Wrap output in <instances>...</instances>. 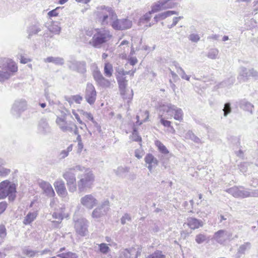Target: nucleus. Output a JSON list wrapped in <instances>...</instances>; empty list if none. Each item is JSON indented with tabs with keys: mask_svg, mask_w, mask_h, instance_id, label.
Here are the masks:
<instances>
[{
	"mask_svg": "<svg viewBox=\"0 0 258 258\" xmlns=\"http://www.w3.org/2000/svg\"><path fill=\"white\" fill-rule=\"evenodd\" d=\"M56 256L60 258H78V255L76 253L71 251H68L66 252H62L58 254Z\"/></svg>",
	"mask_w": 258,
	"mask_h": 258,
	"instance_id": "39",
	"label": "nucleus"
},
{
	"mask_svg": "<svg viewBox=\"0 0 258 258\" xmlns=\"http://www.w3.org/2000/svg\"><path fill=\"white\" fill-rule=\"evenodd\" d=\"M224 112V116H227V115L231 112V104L229 102H227L224 104V107L223 109Z\"/></svg>",
	"mask_w": 258,
	"mask_h": 258,
	"instance_id": "51",
	"label": "nucleus"
},
{
	"mask_svg": "<svg viewBox=\"0 0 258 258\" xmlns=\"http://www.w3.org/2000/svg\"><path fill=\"white\" fill-rule=\"evenodd\" d=\"M248 163L246 162L241 163L238 166L240 171L242 173H245L247 170Z\"/></svg>",
	"mask_w": 258,
	"mask_h": 258,
	"instance_id": "60",
	"label": "nucleus"
},
{
	"mask_svg": "<svg viewBox=\"0 0 258 258\" xmlns=\"http://www.w3.org/2000/svg\"><path fill=\"white\" fill-rule=\"evenodd\" d=\"M116 79L118 84L119 90L120 95L123 99H132L133 97V91L131 90V94L128 97L126 95V88L127 86V80L125 77L123 76H120L119 75H116Z\"/></svg>",
	"mask_w": 258,
	"mask_h": 258,
	"instance_id": "15",
	"label": "nucleus"
},
{
	"mask_svg": "<svg viewBox=\"0 0 258 258\" xmlns=\"http://www.w3.org/2000/svg\"><path fill=\"white\" fill-rule=\"evenodd\" d=\"M99 249L101 253L107 254L110 251V248L106 243H102L99 244Z\"/></svg>",
	"mask_w": 258,
	"mask_h": 258,
	"instance_id": "47",
	"label": "nucleus"
},
{
	"mask_svg": "<svg viewBox=\"0 0 258 258\" xmlns=\"http://www.w3.org/2000/svg\"><path fill=\"white\" fill-rule=\"evenodd\" d=\"M51 131V127L48 122V120L46 118H41L38 122V133L43 136H46L50 134Z\"/></svg>",
	"mask_w": 258,
	"mask_h": 258,
	"instance_id": "16",
	"label": "nucleus"
},
{
	"mask_svg": "<svg viewBox=\"0 0 258 258\" xmlns=\"http://www.w3.org/2000/svg\"><path fill=\"white\" fill-rule=\"evenodd\" d=\"M145 162L148 164H153V165H158V161L154 156L150 153L147 154L145 158Z\"/></svg>",
	"mask_w": 258,
	"mask_h": 258,
	"instance_id": "34",
	"label": "nucleus"
},
{
	"mask_svg": "<svg viewBox=\"0 0 258 258\" xmlns=\"http://www.w3.org/2000/svg\"><path fill=\"white\" fill-rule=\"evenodd\" d=\"M133 141L135 142H141L142 138L139 135L138 131L136 128H134L133 133Z\"/></svg>",
	"mask_w": 258,
	"mask_h": 258,
	"instance_id": "49",
	"label": "nucleus"
},
{
	"mask_svg": "<svg viewBox=\"0 0 258 258\" xmlns=\"http://www.w3.org/2000/svg\"><path fill=\"white\" fill-rule=\"evenodd\" d=\"M178 12L175 11H167L155 15L154 18V20L156 23H157L159 21L164 20L171 15H178Z\"/></svg>",
	"mask_w": 258,
	"mask_h": 258,
	"instance_id": "24",
	"label": "nucleus"
},
{
	"mask_svg": "<svg viewBox=\"0 0 258 258\" xmlns=\"http://www.w3.org/2000/svg\"><path fill=\"white\" fill-rule=\"evenodd\" d=\"M177 72L180 76L181 78L182 79H184L187 81H189L190 76L186 75L184 71L183 70L182 68H180L179 71H178Z\"/></svg>",
	"mask_w": 258,
	"mask_h": 258,
	"instance_id": "52",
	"label": "nucleus"
},
{
	"mask_svg": "<svg viewBox=\"0 0 258 258\" xmlns=\"http://www.w3.org/2000/svg\"><path fill=\"white\" fill-rule=\"evenodd\" d=\"M162 10H165L161 0L158 1L157 2L154 3L151 6V12L153 14L160 12Z\"/></svg>",
	"mask_w": 258,
	"mask_h": 258,
	"instance_id": "33",
	"label": "nucleus"
},
{
	"mask_svg": "<svg viewBox=\"0 0 258 258\" xmlns=\"http://www.w3.org/2000/svg\"><path fill=\"white\" fill-rule=\"evenodd\" d=\"M102 11L97 14L99 21L103 26L110 25V23L116 18V14L111 7L102 6Z\"/></svg>",
	"mask_w": 258,
	"mask_h": 258,
	"instance_id": "4",
	"label": "nucleus"
},
{
	"mask_svg": "<svg viewBox=\"0 0 258 258\" xmlns=\"http://www.w3.org/2000/svg\"><path fill=\"white\" fill-rule=\"evenodd\" d=\"M17 185L9 180H6L0 183V200L7 197L9 202H14L16 198Z\"/></svg>",
	"mask_w": 258,
	"mask_h": 258,
	"instance_id": "3",
	"label": "nucleus"
},
{
	"mask_svg": "<svg viewBox=\"0 0 258 258\" xmlns=\"http://www.w3.org/2000/svg\"><path fill=\"white\" fill-rule=\"evenodd\" d=\"M17 71L18 66L14 60L6 57L0 58V82L9 80Z\"/></svg>",
	"mask_w": 258,
	"mask_h": 258,
	"instance_id": "1",
	"label": "nucleus"
},
{
	"mask_svg": "<svg viewBox=\"0 0 258 258\" xmlns=\"http://www.w3.org/2000/svg\"><path fill=\"white\" fill-rule=\"evenodd\" d=\"M7 235V230L6 227L4 225H0V237L4 238Z\"/></svg>",
	"mask_w": 258,
	"mask_h": 258,
	"instance_id": "59",
	"label": "nucleus"
},
{
	"mask_svg": "<svg viewBox=\"0 0 258 258\" xmlns=\"http://www.w3.org/2000/svg\"><path fill=\"white\" fill-rule=\"evenodd\" d=\"M130 171V168L127 167L119 166L116 169H114L113 171L115 174L121 177L125 176V173H128Z\"/></svg>",
	"mask_w": 258,
	"mask_h": 258,
	"instance_id": "31",
	"label": "nucleus"
},
{
	"mask_svg": "<svg viewBox=\"0 0 258 258\" xmlns=\"http://www.w3.org/2000/svg\"><path fill=\"white\" fill-rule=\"evenodd\" d=\"M249 77V70H247L244 67H241L240 68L239 76L238 77V79L239 81L245 82L248 79Z\"/></svg>",
	"mask_w": 258,
	"mask_h": 258,
	"instance_id": "27",
	"label": "nucleus"
},
{
	"mask_svg": "<svg viewBox=\"0 0 258 258\" xmlns=\"http://www.w3.org/2000/svg\"><path fill=\"white\" fill-rule=\"evenodd\" d=\"M146 258H165V255L162 254L160 250H156L152 254L149 255Z\"/></svg>",
	"mask_w": 258,
	"mask_h": 258,
	"instance_id": "48",
	"label": "nucleus"
},
{
	"mask_svg": "<svg viewBox=\"0 0 258 258\" xmlns=\"http://www.w3.org/2000/svg\"><path fill=\"white\" fill-rule=\"evenodd\" d=\"M131 217L130 215L127 213L124 214V215L122 216V217L120 219V222L122 225L125 224L126 223V221H131Z\"/></svg>",
	"mask_w": 258,
	"mask_h": 258,
	"instance_id": "55",
	"label": "nucleus"
},
{
	"mask_svg": "<svg viewBox=\"0 0 258 258\" xmlns=\"http://www.w3.org/2000/svg\"><path fill=\"white\" fill-rule=\"evenodd\" d=\"M225 191L236 198L243 199L250 197V189H246L242 186H234Z\"/></svg>",
	"mask_w": 258,
	"mask_h": 258,
	"instance_id": "7",
	"label": "nucleus"
},
{
	"mask_svg": "<svg viewBox=\"0 0 258 258\" xmlns=\"http://www.w3.org/2000/svg\"><path fill=\"white\" fill-rule=\"evenodd\" d=\"M69 69L80 74L84 75L87 72V63L86 61L73 60L69 61L68 63Z\"/></svg>",
	"mask_w": 258,
	"mask_h": 258,
	"instance_id": "11",
	"label": "nucleus"
},
{
	"mask_svg": "<svg viewBox=\"0 0 258 258\" xmlns=\"http://www.w3.org/2000/svg\"><path fill=\"white\" fill-rule=\"evenodd\" d=\"M49 31L54 34H59L61 31V27L57 24L53 23L49 28Z\"/></svg>",
	"mask_w": 258,
	"mask_h": 258,
	"instance_id": "43",
	"label": "nucleus"
},
{
	"mask_svg": "<svg viewBox=\"0 0 258 258\" xmlns=\"http://www.w3.org/2000/svg\"><path fill=\"white\" fill-rule=\"evenodd\" d=\"M232 235V233L225 230H219L214 233L213 238L219 243L223 244Z\"/></svg>",
	"mask_w": 258,
	"mask_h": 258,
	"instance_id": "18",
	"label": "nucleus"
},
{
	"mask_svg": "<svg viewBox=\"0 0 258 258\" xmlns=\"http://www.w3.org/2000/svg\"><path fill=\"white\" fill-rule=\"evenodd\" d=\"M207 236L204 234L200 233L196 235L195 241L198 244H202L207 240Z\"/></svg>",
	"mask_w": 258,
	"mask_h": 258,
	"instance_id": "46",
	"label": "nucleus"
},
{
	"mask_svg": "<svg viewBox=\"0 0 258 258\" xmlns=\"http://www.w3.org/2000/svg\"><path fill=\"white\" fill-rule=\"evenodd\" d=\"M62 8H61L60 7H58L57 8H56L55 9L49 11L48 13V16L49 18H52V17H56L57 16H58V14H59V10H60V9H62Z\"/></svg>",
	"mask_w": 258,
	"mask_h": 258,
	"instance_id": "50",
	"label": "nucleus"
},
{
	"mask_svg": "<svg viewBox=\"0 0 258 258\" xmlns=\"http://www.w3.org/2000/svg\"><path fill=\"white\" fill-rule=\"evenodd\" d=\"M140 255V249L132 247L121 251L119 256L120 258H138Z\"/></svg>",
	"mask_w": 258,
	"mask_h": 258,
	"instance_id": "19",
	"label": "nucleus"
},
{
	"mask_svg": "<svg viewBox=\"0 0 258 258\" xmlns=\"http://www.w3.org/2000/svg\"><path fill=\"white\" fill-rule=\"evenodd\" d=\"M73 144H71L66 149L61 151L58 155V158L59 159H64L66 157L68 156L69 153L73 150Z\"/></svg>",
	"mask_w": 258,
	"mask_h": 258,
	"instance_id": "36",
	"label": "nucleus"
},
{
	"mask_svg": "<svg viewBox=\"0 0 258 258\" xmlns=\"http://www.w3.org/2000/svg\"><path fill=\"white\" fill-rule=\"evenodd\" d=\"M11 172L10 169L6 168L0 166V176L6 177Z\"/></svg>",
	"mask_w": 258,
	"mask_h": 258,
	"instance_id": "53",
	"label": "nucleus"
},
{
	"mask_svg": "<svg viewBox=\"0 0 258 258\" xmlns=\"http://www.w3.org/2000/svg\"><path fill=\"white\" fill-rule=\"evenodd\" d=\"M160 227H159V226L155 223L154 224V225L152 226H151L149 229V230L152 233L158 232L159 231H160Z\"/></svg>",
	"mask_w": 258,
	"mask_h": 258,
	"instance_id": "63",
	"label": "nucleus"
},
{
	"mask_svg": "<svg viewBox=\"0 0 258 258\" xmlns=\"http://www.w3.org/2000/svg\"><path fill=\"white\" fill-rule=\"evenodd\" d=\"M92 76L97 85L102 88H107L110 86V82L105 78L101 74L98 67L93 71Z\"/></svg>",
	"mask_w": 258,
	"mask_h": 258,
	"instance_id": "12",
	"label": "nucleus"
},
{
	"mask_svg": "<svg viewBox=\"0 0 258 258\" xmlns=\"http://www.w3.org/2000/svg\"><path fill=\"white\" fill-rule=\"evenodd\" d=\"M54 186L58 196L64 197L67 191L64 182L62 180H56L54 183Z\"/></svg>",
	"mask_w": 258,
	"mask_h": 258,
	"instance_id": "21",
	"label": "nucleus"
},
{
	"mask_svg": "<svg viewBox=\"0 0 258 258\" xmlns=\"http://www.w3.org/2000/svg\"><path fill=\"white\" fill-rule=\"evenodd\" d=\"M45 62H52L55 65L62 66L64 63V60L60 57L49 56L45 59Z\"/></svg>",
	"mask_w": 258,
	"mask_h": 258,
	"instance_id": "28",
	"label": "nucleus"
},
{
	"mask_svg": "<svg viewBox=\"0 0 258 258\" xmlns=\"http://www.w3.org/2000/svg\"><path fill=\"white\" fill-rule=\"evenodd\" d=\"M250 77L254 78L255 79L258 78V72L253 69H249Z\"/></svg>",
	"mask_w": 258,
	"mask_h": 258,
	"instance_id": "64",
	"label": "nucleus"
},
{
	"mask_svg": "<svg viewBox=\"0 0 258 258\" xmlns=\"http://www.w3.org/2000/svg\"><path fill=\"white\" fill-rule=\"evenodd\" d=\"M113 72L112 65L109 63L106 62L104 67V74L107 77H110L112 75Z\"/></svg>",
	"mask_w": 258,
	"mask_h": 258,
	"instance_id": "35",
	"label": "nucleus"
},
{
	"mask_svg": "<svg viewBox=\"0 0 258 258\" xmlns=\"http://www.w3.org/2000/svg\"><path fill=\"white\" fill-rule=\"evenodd\" d=\"M85 167L78 165L71 168H67L62 174V177L67 181V183L76 182V174L75 171H83Z\"/></svg>",
	"mask_w": 258,
	"mask_h": 258,
	"instance_id": "9",
	"label": "nucleus"
},
{
	"mask_svg": "<svg viewBox=\"0 0 258 258\" xmlns=\"http://www.w3.org/2000/svg\"><path fill=\"white\" fill-rule=\"evenodd\" d=\"M188 39L193 42H197L200 39V37L197 34H191L188 36Z\"/></svg>",
	"mask_w": 258,
	"mask_h": 258,
	"instance_id": "56",
	"label": "nucleus"
},
{
	"mask_svg": "<svg viewBox=\"0 0 258 258\" xmlns=\"http://www.w3.org/2000/svg\"><path fill=\"white\" fill-rule=\"evenodd\" d=\"M89 222L85 218H81L75 221V229L76 233L81 236H85L88 233Z\"/></svg>",
	"mask_w": 258,
	"mask_h": 258,
	"instance_id": "13",
	"label": "nucleus"
},
{
	"mask_svg": "<svg viewBox=\"0 0 258 258\" xmlns=\"http://www.w3.org/2000/svg\"><path fill=\"white\" fill-rule=\"evenodd\" d=\"M81 204L89 210L92 209L98 204L97 200L92 195H87L80 200Z\"/></svg>",
	"mask_w": 258,
	"mask_h": 258,
	"instance_id": "17",
	"label": "nucleus"
},
{
	"mask_svg": "<svg viewBox=\"0 0 258 258\" xmlns=\"http://www.w3.org/2000/svg\"><path fill=\"white\" fill-rule=\"evenodd\" d=\"M152 14L150 11L142 16L139 21V25H141L143 24L148 22L151 19Z\"/></svg>",
	"mask_w": 258,
	"mask_h": 258,
	"instance_id": "40",
	"label": "nucleus"
},
{
	"mask_svg": "<svg viewBox=\"0 0 258 258\" xmlns=\"http://www.w3.org/2000/svg\"><path fill=\"white\" fill-rule=\"evenodd\" d=\"M27 108V102L24 99L15 101L11 109V113L16 118L19 117L22 112Z\"/></svg>",
	"mask_w": 258,
	"mask_h": 258,
	"instance_id": "14",
	"label": "nucleus"
},
{
	"mask_svg": "<svg viewBox=\"0 0 258 258\" xmlns=\"http://www.w3.org/2000/svg\"><path fill=\"white\" fill-rule=\"evenodd\" d=\"M237 105L243 110L249 112L251 114L253 112L254 106L246 99H242L236 102Z\"/></svg>",
	"mask_w": 258,
	"mask_h": 258,
	"instance_id": "23",
	"label": "nucleus"
},
{
	"mask_svg": "<svg viewBox=\"0 0 258 258\" xmlns=\"http://www.w3.org/2000/svg\"><path fill=\"white\" fill-rule=\"evenodd\" d=\"M40 187L43 193L48 197L52 198L55 196L54 191L51 184L46 181H41L39 183Z\"/></svg>",
	"mask_w": 258,
	"mask_h": 258,
	"instance_id": "20",
	"label": "nucleus"
},
{
	"mask_svg": "<svg viewBox=\"0 0 258 258\" xmlns=\"http://www.w3.org/2000/svg\"><path fill=\"white\" fill-rule=\"evenodd\" d=\"M160 118V123L165 127H171L173 130V127L171 126V122L170 121L165 120L163 117Z\"/></svg>",
	"mask_w": 258,
	"mask_h": 258,
	"instance_id": "61",
	"label": "nucleus"
},
{
	"mask_svg": "<svg viewBox=\"0 0 258 258\" xmlns=\"http://www.w3.org/2000/svg\"><path fill=\"white\" fill-rule=\"evenodd\" d=\"M174 113V118L175 120L181 121L183 119V111L181 108H178L175 105V108L171 110Z\"/></svg>",
	"mask_w": 258,
	"mask_h": 258,
	"instance_id": "32",
	"label": "nucleus"
},
{
	"mask_svg": "<svg viewBox=\"0 0 258 258\" xmlns=\"http://www.w3.org/2000/svg\"><path fill=\"white\" fill-rule=\"evenodd\" d=\"M39 251L37 250H33L32 249H30L26 247H25L22 249V252L24 254L26 255V256L32 258L36 254L39 253Z\"/></svg>",
	"mask_w": 258,
	"mask_h": 258,
	"instance_id": "38",
	"label": "nucleus"
},
{
	"mask_svg": "<svg viewBox=\"0 0 258 258\" xmlns=\"http://www.w3.org/2000/svg\"><path fill=\"white\" fill-rule=\"evenodd\" d=\"M110 202L108 199L105 200L100 205L97 206L92 213L91 216L93 219H99L107 215L110 210Z\"/></svg>",
	"mask_w": 258,
	"mask_h": 258,
	"instance_id": "6",
	"label": "nucleus"
},
{
	"mask_svg": "<svg viewBox=\"0 0 258 258\" xmlns=\"http://www.w3.org/2000/svg\"><path fill=\"white\" fill-rule=\"evenodd\" d=\"M186 138H188L191 140L196 143H201V140L199 137L195 135V134L191 131H188L186 134Z\"/></svg>",
	"mask_w": 258,
	"mask_h": 258,
	"instance_id": "44",
	"label": "nucleus"
},
{
	"mask_svg": "<svg viewBox=\"0 0 258 258\" xmlns=\"http://www.w3.org/2000/svg\"><path fill=\"white\" fill-rule=\"evenodd\" d=\"M187 225L192 230L202 227L204 225V222L200 219L194 217H189L187 219Z\"/></svg>",
	"mask_w": 258,
	"mask_h": 258,
	"instance_id": "22",
	"label": "nucleus"
},
{
	"mask_svg": "<svg viewBox=\"0 0 258 258\" xmlns=\"http://www.w3.org/2000/svg\"><path fill=\"white\" fill-rule=\"evenodd\" d=\"M235 82V79L233 77H230L227 80L221 82L219 84V87H229L232 86Z\"/></svg>",
	"mask_w": 258,
	"mask_h": 258,
	"instance_id": "37",
	"label": "nucleus"
},
{
	"mask_svg": "<svg viewBox=\"0 0 258 258\" xmlns=\"http://www.w3.org/2000/svg\"><path fill=\"white\" fill-rule=\"evenodd\" d=\"M65 100L68 101L70 104H72L74 102H75L77 104H80L83 100V97L80 95L66 96L65 97Z\"/></svg>",
	"mask_w": 258,
	"mask_h": 258,
	"instance_id": "30",
	"label": "nucleus"
},
{
	"mask_svg": "<svg viewBox=\"0 0 258 258\" xmlns=\"http://www.w3.org/2000/svg\"><path fill=\"white\" fill-rule=\"evenodd\" d=\"M175 108V105L172 104L161 105L159 107V117H162L164 112H171L172 109Z\"/></svg>",
	"mask_w": 258,
	"mask_h": 258,
	"instance_id": "29",
	"label": "nucleus"
},
{
	"mask_svg": "<svg viewBox=\"0 0 258 258\" xmlns=\"http://www.w3.org/2000/svg\"><path fill=\"white\" fill-rule=\"evenodd\" d=\"M110 25L115 30H124L131 28L132 22L127 18L118 19L116 15V18L110 23Z\"/></svg>",
	"mask_w": 258,
	"mask_h": 258,
	"instance_id": "8",
	"label": "nucleus"
},
{
	"mask_svg": "<svg viewBox=\"0 0 258 258\" xmlns=\"http://www.w3.org/2000/svg\"><path fill=\"white\" fill-rule=\"evenodd\" d=\"M112 37L108 31H99L95 33L90 43L95 48H100L103 44L107 42Z\"/></svg>",
	"mask_w": 258,
	"mask_h": 258,
	"instance_id": "5",
	"label": "nucleus"
},
{
	"mask_svg": "<svg viewBox=\"0 0 258 258\" xmlns=\"http://www.w3.org/2000/svg\"><path fill=\"white\" fill-rule=\"evenodd\" d=\"M37 215V211L29 212L25 217L23 223L25 225H30L36 219Z\"/></svg>",
	"mask_w": 258,
	"mask_h": 258,
	"instance_id": "25",
	"label": "nucleus"
},
{
	"mask_svg": "<svg viewBox=\"0 0 258 258\" xmlns=\"http://www.w3.org/2000/svg\"><path fill=\"white\" fill-rule=\"evenodd\" d=\"M41 30V26L38 24H34L30 26L27 29L28 37L30 38L33 35L38 34Z\"/></svg>",
	"mask_w": 258,
	"mask_h": 258,
	"instance_id": "26",
	"label": "nucleus"
},
{
	"mask_svg": "<svg viewBox=\"0 0 258 258\" xmlns=\"http://www.w3.org/2000/svg\"><path fill=\"white\" fill-rule=\"evenodd\" d=\"M250 243L246 242L244 244L240 246L239 248L238 249V252H240L242 254L245 253V250H246L247 247H249Z\"/></svg>",
	"mask_w": 258,
	"mask_h": 258,
	"instance_id": "57",
	"label": "nucleus"
},
{
	"mask_svg": "<svg viewBox=\"0 0 258 258\" xmlns=\"http://www.w3.org/2000/svg\"><path fill=\"white\" fill-rule=\"evenodd\" d=\"M219 50L217 48L210 49L207 54V56L212 59H215L218 58Z\"/></svg>",
	"mask_w": 258,
	"mask_h": 258,
	"instance_id": "41",
	"label": "nucleus"
},
{
	"mask_svg": "<svg viewBox=\"0 0 258 258\" xmlns=\"http://www.w3.org/2000/svg\"><path fill=\"white\" fill-rule=\"evenodd\" d=\"M79 111H80V114L83 115L88 119L91 120V121L92 120H93L94 117L90 112H88L87 111H85L83 110H81Z\"/></svg>",
	"mask_w": 258,
	"mask_h": 258,
	"instance_id": "58",
	"label": "nucleus"
},
{
	"mask_svg": "<svg viewBox=\"0 0 258 258\" xmlns=\"http://www.w3.org/2000/svg\"><path fill=\"white\" fill-rule=\"evenodd\" d=\"M56 124L59 126L60 130L64 132H66L68 131L71 132L72 131V128L69 125H68V123L67 121L65 122H56Z\"/></svg>",
	"mask_w": 258,
	"mask_h": 258,
	"instance_id": "42",
	"label": "nucleus"
},
{
	"mask_svg": "<svg viewBox=\"0 0 258 258\" xmlns=\"http://www.w3.org/2000/svg\"><path fill=\"white\" fill-rule=\"evenodd\" d=\"M67 185L70 192H74L77 190L76 182L67 183Z\"/></svg>",
	"mask_w": 258,
	"mask_h": 258,
	"instance_id": "54",
	"label": "nucleus"
},
{
	"mask_svg": "<svg viewBox=\"0 0 258 258\" xmlns=\"http://www.w3.org/2000/svg\"><path fill=\"white\" fill-rule=\"evenodd\" d=\"M7 206L8 204L6 202L3 201L0 202V215L6 210Z\"/></svg>",
	"mask_w": 258,
	"mask_h": 258,
	"instance_id": "62",
	"label": "nucleus"
},
{
	"mask_svg": "<svg viewBox=\"0 0 258 258\" xmlns=\"http://www.w3.org/2000/svg\"><path fill=\"white\" fill-rule=\"evenodd\" d=\"M156 145L158 147V150L161 153L164 154H166L169 153L166 147L160 141H157L156 142Z\"/></svg>",
	"mask_w": 258,
	"mask_h": 258,
	"instance_id": "45",
	"label": "nucleus"
},
{
	"mask_svg": "<svg viewBox=\"0 0 258 258\" xmlns=\"http://www.w3.org/2000/svg\"><path fill=\"white\" fill-rule=\"evenodd\" d=\"M84 98L86 102L90 105L95 103L97 98V92L92 83H88L87 84Z\"/></svg>",
	"mask_w": 258,
	"mask_h": 258,
	"instance_id": "10",
	"label": "nucleus"
},
{
	"mask_svg": "<svg viewBox=\"0 0 258 258\" xmlns=\"http://www.w3.org/2000/svg\"><path fill=\"white\" fill-rule=\"evenodd\" d=\"M84 174L79 175L80 179L77 182V186L79 192H86L92 187L95 181V176L89 168L84 170Z\"/></svg>",
	"mask_w": 258,
	"mask_h": 258,
	"instance_id": "2",
	"label": "nucleus"
}]
</instances>
